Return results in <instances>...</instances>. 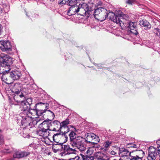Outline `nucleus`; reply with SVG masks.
I'll list each match as a JSON object with an SVG mask.
<instances>
[{
    "mask_svg": "<svg viewBox=\"0 0 160 160\" xmlns=\"http://www.w3.org/2000/svg\"><path fill=\"white\" fill-rule=\"evenodd\" d=\"M136 2V1L135 0H127L126 1V3H127L132 5L135 3Z\"/></svg>",
    "mask_w": 160,
    "mask_h": 160,
    "instance_id": "obj_36",
    "label": "nucleus"
},
{
    "mask_svg": "<svg viewBox=\"0 0 160 160\" xmlns=\"http://www.w3.org/2000/svg\"><path fill=\"white\" fill-rule=\"evenodd\" d=\"M2 135H0V142H2Z\"/></svg>",
    "mask_w": 160,
    "mask_h": 160,
    "instance_id": "obj_49",
    "label": "nucleus"
},
{
    "mask_svg": "<svg viewBox=\"0 0 160 160\" xmlns=\"http://www.w3.org/2000/svg\"><path fill=\"white\" fill-rule=\"evenodd\" d=\"M78 0H71L68 3V6H70L69 8V10L73 9V10H78L77 9L78 5L77 4L79 3Z\"/></svg>",
    "mask_w": 160,
    "mask_h": 160,
    "instance_id": "obj_16",
    "label": "nucleus"
},
{
    "mask_svg": "<svg viewBox=\"0 0 160 160\" xmlns=\"http://www.w3.org/2000/svg\"><path fill=\"white\" fill-rule=\"evenodd\" d=\"M47 109H45L44 110H40L37 109L36 111V115L35 118L39 119V117L42 116V118H44V116L45 115V113H46Z\"/></svg>",
    "mask_w": 160,
    "mask_h": 160,
    "instance_id": "obj_24",
    "label": "nucleus"
},
{
    "mask_svg": "<svg viewBox=\"0 0 160 160\" xmlns=\"http://www.w3.org/2000/svg\"><path fill=\"white\" fill-rule=\"evenodd\" d=\"M113 160H122V159H121V158L119 160H116V159H114Z\"/></svg>",
    "mask_w": 160,
    "mask_h": 160,
    "instance_id": "obj_55",
    "label": "nucleus"
},
{
    "mask_svg": "<svg viewBox=\"0 0 160 160\" xmlns=\"http://www.w3.org/2000/svg\"><path fill=\"white\" fill-rule=\"evenodd\" d=\"M31 13V12L30 11H29L28 12H26V15L27 16H30V14Z\"/></svg>",
    "mask_w": 160,
    "mask_h": 160,
    "instance_id": "obj_42",
    "label": "nucleus"
},
{
    "mask_svg": "<svg viewBox=\"0 0 160 160\" xmlns=\"http://www.w3.org/2000/svg\"><path fill=\"white\" fill-rule=\"evenodd\" d=\"M13 95L14 100L17 103V104H13L15 105H19V103L21 102V101L27 99L22 92H19V93L18 92L13 94Z\"/></svg>",
    "mask_w": 160,
    "mask_h": 160,
    "instance_id": "obj_12",
    "label": "nucleus"
},
{
    "mask_svg": "<svg viewBox=\"0 0 160 160\" xmlns=\"http://www.w3.org/2000/svg\"><path fill=\"white\" fill-rule=\"evenodd\" d=\"M157 151L158 155H159L160 156V149H158V150H157Z\"/></svg>",
    "mask_w": 160,
    "mask_h": 160,
    "instance_id": "obj_47",
    "label": "nucleus"
},
{
    "mask_svg": "<svg viewBox=\"0 0 160 160\" xmlns=\"http://www.w3.org/2000/svg\"><path fill=\"white\" fill-rule=\"evenodd\" d=\"M129 152L128 150L125 148H119L118 153L119 155H120L122 157H123L124 156H126L125 155L127 154Z\"/></svg>",
    "mask_w": 160,
    "mask_h": 160,
    "instance_id": "obj_27",
    "label": "nucleus"
},
{
    "mask_svg": "<svg viewBox=\"0 0 160 160\" xmlns=\"http://www.w3.org/2000/svg\"><path fill=\"white\" fill-rule=\"evenodd\" d=\"M77 9L78 10L80 9H82L84 10H90L91 8L89 7L88 5L86 3H83L82 4H79Z\"/></svg>",
    "mask_w": 160,
    "mask_h": 160,
    "instance_id": "obj_26",
    "label": "nucleus"
},
{
    "mask_svg": "<svg viewBox=\"0 0 160 160\" xmlns=\"http://www.w3.org/2000/svg\"><path fill=\"white\" fill-rule=\"evenodd\" d=\"M69 123V120L68 118H67L65 120L62 121L61 123L60 122V125L59 128V130H58V131H61L62 130L64 129L65 130H66L64 131V132L65 133H67L70 130L69 128L67 126V125Z\"/></svg>",
    "mask_w": 160,
    "mask_h": 160,
    "instance_id": "obj_14",
    "label": "nucleus"
},
{
    "mask_svg": "<svg viewBox=\"0 0 160 160\" xmlns=\"http://www.w3.org/2000/svg\"><path fill=\"white\" fill-rule=\"evenodd\" d=\"M44 103L42 102H39L37 104H35V106L33 108H31V107H30V108L28 110V113L29 114H30L31 115L36 116V111H37V105L39 104H44Z\"/></svg>",
    "mask_w": 160,
    "mask_h": 160,
    "instance_id": "obj_18",
    "label": "nucleus"
},
{
    "mask_svg": "<svg viewBox=\"0 0 160 160\" xmlns=\"http://www.w3.org/2000/svg\"><path fill=\"white\" fill-rule=\"evenodd\" d=\"M44 105H45V108H47V109H48V108L47 107H48V106H47V104H46L45 103H44ZM41 105H42V104H41Z\"/></svg>",
    "mask_w": 160,
    "mask_h": 160,
    "instance_id": "obj_52",
    "label": "nucleus"
},
{
    "mask_svg": "<svg viewBox=\"0 0 160 160\" xmlns=\"http://www.w3.org/2000/svg\"><path fill=\"white\" fill-rule=\"evenodd\" d=\"M129 155H133L137 158H140L141 159L144 156L145 153L142 150H133L129 153Z\"/></svg>",
    "mask_w": 160,
    "mask_h": 160,
    "instance_id": "obj_15",
    "label": "nucleus"
},
{
    "mask_svg": "<svg viewBox=\"0 0 160 160\" xmlns=\"http://www.w3.org/2000/svg\"><path fill=\"white\" fill-rule=\"evenodd\" d=\"M3 11H0V16L2 15V13Z\"/></svg>",
    "mask_w": 160,
    "mask_h": 160,
    "instance_id": "obj_53",
    "label": "nucleus"
},
{
    "mask_svg": "<svg viewBox=\"0 0 160 160\" xmlns=\"http://www.w3.org/2000/svg\"><path fill=\"white\" fill-rule=\"evenodd\" d=\"M157 143L160 147V139L157 141Z\"/></svg>",
    "mask_w": 160,
    "mask_h": 160,
    "instance_id": "obj_44",
    "label": "nucleus"
},
{
    "mask_svg": "<svg viewBox=\"0 0 160 160\" xmlns=\"http://www.w3.org/2000/svg\"><path fill=\"white\" fill-rule=\"evenodd\" d=\"M110 154L112 155H115L116 153L113 151H112L110 152Z\"/></svg>",
    "mask_w": 160,
    "mask_h": 160,
    "instance_id": "obj_43",
    "label": "nucleus"
},
{
    "mask_svg": "<svg viewBox=\"0 0 160 160\" xmlns=\"http://www.w3.org/2000/svg\"><path fill=\"white\" fill-rule=\"evenodd\" d=\"M2 25L0 24V35L1 34L2 30Z\"/></svg>",
    "mask_w": 160,
    "mask_h": 160,
    "instance_id": "obj_45",
    "label": "nucleus"
},
{
    "mask_svg": "<svg viewBox=\"0 0 160 160\" xmlns=\"http://www.w3.org/2000/svg\"><path fill=\"white\" fill-rule=\"evenodd\" d=\"M93 11H84V12L79 13L80 15L83 16H87L88 17H92L93 16L94 18L98 20L101 21H103L106 18V12L105 11H94L93 12H92Z\"/></svg>",
    "mask_w": 160,
    "mask_h": 160,
    "instance_id": "obj_4",
    "label": "nucleus"
},
{
    "mask_svg": "<svg viewBox=\"0 0 160 160\" xmlns=\"http://www.w3.org/2000/svg\"><path fill=\"white\" fill-rule=\"evenodd\" d=\"M102 9H104V5L102 2L99 1L95 5L94 10H101Z\"/></svg>",
    "mask_w": 160,
    "mask_h": 160,
    "instance_id": "obj_29",
    "label": "nucleus"
},
{
    "mask_svg": "<svg viewBox=\"0 0 160 160\" xmlns=\"http://www.w3.org/2000/svg\"><path fill=\"white\" fill-rule=\"evenodd\" d=\"M159 34H160V33H159Z\"/></svg>",
    "mask_w": 160,
    "mask_h": 160,
    "instance_id": "obj_58",
    "label": "nucleus"
},
{
    "mask_svg": "<svg viewBox=\"0 0 160 160\" xmlns=\"http://www.w3.org/2000/svg\"><path fill=\"white\" fill-rule=\"evenodd\" d=\"M89 150H87V152H87V154H88V153L89 152Z\"/></svg>",
    "mask_w": 160,
    "mask_h": 160,
    "instance_id": "obj_54",
    "label": "nucleus"
},
{
    "mask_svg": "<svg viewBox=\"0 0 160 160\" xmlns=\"http://www.w3.org/2000/svg\"><path fill=\"white\" fill-rule=\"evenodd\" d=\"M97 67H98V68H101V67H102V65L101 64H97Z\"/></svg>",
    "mask_w": 160,
    "mask_h": 160,
    "instance_id": "obj_48",
    "label": "nucleus"
},
{
    "mask_svg": "<svg viewBox=\"0 0 160 160\" xmlns=\"http://www.w3.org/2000/svg\"><path fill=\"white\" fill-rule=\"evenodd\" d=\"M127 26L130 30L131 28H133L134 27H136V24L135 22L129 21L128 22Z\"/></svg>",
    "mask_w": 160,
    "mask_h": 160,
    "instance_id": "obj_31",
    "label": "nucleus"
},
{
    "mask_svg": "<svg viewBox=\"0 0 160 160\" xmlns=\"http://www.w3.org/2000/svg\"><path fill=\"white\" fill-rule=\"evenodd\" d=\"M69 135L70 138V144L71 145L76 140L77 137H76V133L73 131L71 132Z\"/></svg>",
    "mask_w": 160,
    "mask_h": 160,
    "instance_id": "obj_25",
    "label": "nucleus"
},
{
    "mask_svg": "<svg viewBox=\"0 0 160 160\" xmlns=\"http://www.w3.org/2000/svg\"><path fill=\"white\" fill-rule=\"evenodd\" d=\"M59 132L54 134L53 136V139L55 142L59 145L62 148L61 154L62 156L71 154H75L76 152V150L70 148L68 145H63V143L66 142L68 140V137L64 132L59 131Z\"/></svg>",
    "mask_w": 160,
    "mask_h": 160,
    "instance_id": "obj_1",
    "label": "nucleus"
},
{
    "mask_svg": "<svg viewBox=\"0 0 160 160\" xmlns=\"http://www.w3.org/2000/svg\"><path fill=\"white\" fill-rule=\"evenodd\" d=\"M95 137L93 139V141H92V143L93 145L97 144L100 141V139L95 134Z\"/></svg>",
    "mask_w": 160,
    "mask_h": 160,
    "instance_id": "obj_33",
    "label": "nucleus"
},
{
    "mask_svg": "<svg viewBox=\"0 0 160 160\" xmlns=\"http://www.w3.org/2000/svg\"><path fill=\"white\" fill-rule=\"evenodd\" d=\"M85 140L87 143H92L93 139L95 137V134L92 133H88L85 135Z\"/></svg>",
    "mask_w": 160,
    "mask_h": 160,
    "instance_id": "obj_22",
    "label": "nucleus"
},
{
    "mask_svg": "<svg viewBox=\"0 0 160 160\" xmlns=\"http://www.w3.org/2000/svg\"><path fill=\"white\" fill-rule=\"evenodd\" d=\"M40 119L37 118L36 120H33L32 118V120L30 121V124H28V125L31 126V127H34L36 125L38 122L40 121Z\"/></svg>",
    "mask_w": 160,
    "mask_h": 160,
    "instance_id": "obj_30",
    "label": "nucleus"
},
{
    "mask_svg": "<svg viewBox=\"0 0 160 160\" xmlns=\"http://www.w3.org/2000/svg\"><path fill=\"white\" fill-rule=\"evenodd\" d=\"M126 147L127 148H137L138 147V146L137 145L132 143H128L126 145Z\"/></svg>",
    "mask_w": 160,
    "mask_h": 160,
    "instance_id": "obj_32",
    "label": "nucleus"
},
{
    "mask_svg": "<svg viewBox=\"0 0 160 160\" xmlns=\"http://www.w3.org/2000/svg\"><path fill=\"white\" fill-rule=\"evenodd\" d=\"M2 152L4 153H9L10 152L9 151V149H5L4 150L2 151Z\"/></svg>",
    "mask_w": 160,
    "mask_h": 160,
    "instance_id": "obj_41",
    "label": "nucleus"
},
{
    "mask_svg": "<svg viewBox=\"0 0 160 160\" xmlns=\"http://www.w3.org/2000/svg\"><path fill=\"white\" fill-rule=\"evenodd\" d=\"M148 152V160H155L158 155L157 150L153 147L151 146L149 148Z\"/></svg>",
    "mask_w": 160,
    "mask_h": 160,
    "instance_id": "obj_10",
    "label": "nucleus"
},
{
    "mask_svg": "<svg viewBox=\"0 0 160 160\" xmlns=\"http://www.w3.org/2000/svg\"><path fill=\"white\" fill-rule=\"evenodd\" d=\"M49 122L51 131L59 132L60 131H58V130H59V128L60 125V122L59 121L57 120H55L52 121V120L49 119Z\"/></svg>",
    "mask_w": 160,
    "mask_h": 160,
    "instance_id": "obj_13",
    "label": "nucleus"
},
{
    "mask_svg": "<svg viewBox=\"0 0 160 160\" xmlns=\"http://www.w3.org/2000/svg\"><path fill=\"white\" fill-rule=\"evenodd\" d=\"M22 86V84L20 83H15L11 90L13 94L21 92Z\"/></svg>",
    "mask_w": 160,
    "mask_h": 160,
    "instance_id": "obj_19",
    "label": "nucleus"
},
{
    "mask_svg": "<svg viewBox=\"0 0 160 160\" xmlns=\"http://www.w3.org/2000/svg\"><path fill=\"white\" fill-rule=\"evenodd\" d=\"M87 142L85 138L81 137H77L76 140L71 145L77 148L81 152L84 151L86 149Z\"/></svg>",
    "mask_w": 160,
    "mask_h": 160,
    "instance_id": "obj_5",
    "label": "nucleus"
},
{
    "mask_svg": "<svg viewBox=\"0 0 160 160\" xmlns=\"http://www.w3.org/2000/svg\"><path fill=\"white\" fill-rule=\"evenodd\" d=\"M131 156V160H142L140 159V158L136 157L135 156L132 155H129Z\"/></svg>",
    "mask_w": 160,
    "mask_h": 160,
    "instance_id": "obj_38",
    "label": "nucleus"
},
{
    "mask_svg": "<svg viewBox=\"0 0 160 160\" xmlns=\"http://www.w3.org/2000/svg\"><path fill=\"white\" fill-rule=\"evenodd\" d=\"M58 160H61V159H59Z\"/></svg>",
    "mask_w": 160,
    "mask_h": 160,
    "instance_id": "obj_59",
    "label": "nucleus"
},
{
    "mask_svg": "<svg viewBox=\"0 0 160 160\" xmlns=\"http://www.w3.org/2000/svg\"><path fill=\"white\" fill-rule=\"evenodd\" d=\"M13 62L8 55L4 53L0 55V74L10 70Z\"/></svg>",
    "mask_w": 160,
    "mask_h": 160,
    "instance_id": "obj_3",
    "label": "nucleus"
},
{
    "mask_svg": "<svg viewBox=\"0 0 160 160\" xmlns=\"http://www.w3.org/2000/svg\"><path fill=\"white\" fill-rule=\"evenodd\" d=\"M16 118L18 121V123L21 122L22 126H26L28 124H30V121L32 120V117L28 114V112H21Z\"/></svg>",
    "mask_w": 160,
    "mask_h": 160,
    "instance_id": "obj_7",
    "label": "nucleus"
},
{
    "mask_svg": "<svg viewBox=\"0 0 160 160\" xmlns=\"http://www.w3.org/2000/svg\"><path fill=\"white\" fill-rule=\"evenodd\" d=\"M155 30H156L157 31L159 32V29L158 28H155Z\"/></svg>",
    "mask_w": 160,
    "mask_h": 160,
    "instance_id": "obj_51",
    "label": "nucleus"
},
{
    "mask_svg": "<svg viewBox=\"0 0 160 160\" xmlns=\"http://www.w3.org/2000/svg\"><path fill=\"white\" fill-rule=\"evenodd\" d=\"M117 12H113L110 11H106V18L111 20L114 22L118 24L121 27L122 26L125 22V20L128 19V16L123 14L121 11H116Z\"/></svg>",
    "mask_w": 160,
    "mask_h": 160,
    "instance_id": "obj_2",
    "label": "nucleus"
},
{
    "mask_svg": "<svg viewBox=\"0 0 160 160\" xmlns=\"http://www.w3.org/2000/svg\"><path fill=\"white\" fill-rule=\"evenodd\" d=\"M139 23L141 26L144 27V29L145 30L150 29L151 28V25L146 20H140L139 21Z\"/></svg>",
    "mask_w": 160,
    "mask_h": 160,
    "instance_id": "obj_17",
    "label": "nucleus"
},
{
    "mask_svg": "<svg viewBox=\"0 0 160 160\" xmlns=\"http://www.w3.org/2000/svg\"><path fill=\"white\" fill-rule=\"evenodd\" d=\"M50 112L52 114V115H53L54 116V114L51 110H47V111H46V113L47 112Z\"/></svg>",
    "mask_w": 160,
    "mask_h": 160,
    "instance_id": "obj_46",
    "label": "nucleus"
},
{
    "mask_svg": "<svg viewBox=\"0 0 160 160\" xmlns=\"http://www.w3.org/2000/svg\"><path fill=\"white\" fill-rule=\"evenodd\" d=\"M76 158H70L68 160H75V159H76Z\"/></svg>",
    "mask_w": 160,
    "mask_h": 160,
    "instance_id": "obj_50",
    "label": "nucleus"
},
{
    "mask_svg": "<svg viewBox=\"0 0 160 160\" xmlns=\"http://www.w3.org/2000/svg\"><path fill=\"white\" fill-rule=\"evenodd\" d=\"M69 0H59V2L60 5L64 4L66 2H68Z\"/></svg>",
    "mask_w": 160,
    "mask_h": 160,
    "instance_id": "obj_39",
    "label": "nucleus"
},
{
    "mask_svg": "<svg viewBox=\"0 0 160 160\" xmlns=\"http://www.w3.org/2000/svg\"><path fill=\"white\" fill-rule=\"evenodd\" d=\"M156 35H158V33H156Z\"/></svg>",
    "mask_w": 160,
    "mask_h": 160,
    "instance_id": "obj_56",
    "label": "nucleus"
},
{
    "mask_svg": "<svg viewBox=\"0 0 160 160\" xmlns=\"http://www.w3.org/2000/svg\"><path fill=\"white\" fill-rule=\"evenodd\" d=\"M131 160V156H129V157L127 156H125L124 157V160L122 159V160Z\"/></svg>",
    "mask_w": 160,
    "mask_h": 160,
    "instance_id": "obj_40",
    "label": "nucleus"
},
{
    "mask_svg": "<svg viewBox=\"0 0 160 160\" xmlns=\"http://www.w3.org/2000/svg\"><path fill=\"white\" fill-rule=\"evenodd\" d=\"M21 72L18 71H13L12 72L7 71L2 74L1 77L2 80L6 82L7 81V77H10L13 80H18L22 76Z\"/></svg>",
    "mask_w": 160,
    "mask_h": 160,
    "instance_id": "obj_6",
    "label": "nucleus"
},
{
    "mask_svg": "<svg viewBox=\"0 0 160 160\" xmlns=\"http://www.w3.org/2000/svg\"><path fill=\"white\" fill-rule=\"evenodd\" d=\"M49 120V119L45 120L40 124V126L42 125L41 127L43 128V130L47 131H49L48 130L51 131Z\"/></svg>",
    "mask_w": 160,
    "mask_h": 160,
    "instance_id": "obj_20",
    "label": "nucleus"
},
{
    "mask_svg": "<svg viewBox=\"0 0 160 160\" xmlns=\"http://www.w3.org/2000/svg\"><path fill=\"white\" fill-rule=\"evenodd\" d=\"M32 99L31 98L25 99V100L21 101L19 105V108L21 112H28V110L30 108L32 104Z\"/></svg>",
    "mask_w": 160,
    "mask_h": 160,
    "instance_id": "obj_9",
    "label": "nucleus"
},
{
    "mask_svg": "<svg viewBox=\"0 0 160 160\" xmlns=\"http://www.w3.org/2000/svg\"><path fill=\"white\" fill-rule=\"evenodd\" d=\"M80 11H65L64 14H62V16H66V14L68 16H71L75 15L79 12Z\"/></svg>",
    "mask_w": 160,
    "mask_h": 160,
    "instance_id": "obj_28",
    "label": "nucleus"
},
{
    "mask_svg": "<svg viewBox=\"0 0 160 160\" xmlns=\"http://www.w3.org/2000/svg\"><path fill=\"white\" fill-rule=\"evenodd\" d=\"M81 155L83 160H107L108 159L106 155L101 152L97 153L95 157L90 154L86 155L81 154Z\"/></svg>",
    "mask_w": 160,
    "mask_h": 160,
    "instance_id": "obj_8",
    "label": "nucleus"
},
{
    "mask_svg": "<svg viewBox=\"0 0 160 160\" xmlns=\"http://www.w3.org/2000/svg\"><path fill=\"white\" fill-rule=\"evenodd\" d=\"M112 143V141L107 140L105 141L103 144V147L101 148V150H102L104 152H105L108 150L111 145Z\"/></svg>",
    "mask_w": 160,
    "mask_h": 160,
    "instance_id": "obj_23",
    "label": "nucleus"
},
{
    "mask_svg": "<svg viewBox=\"0 0 160 160\" xmlns=\"http://www.w3.org/2000/svg\"><path fill=\"white\" fill-rule=\"evenodd\" d=\"M29 80L31 81L32 79L31 77L29 76L23 78V81H24L25 83L28 82Z\"/></svg>",
    "mask_w": 160,
    "mask_h": 160,
    "instance_id": "obj_37",
    "label": "nucleus"
},
{
    "mask_svg": "<svg viewBox=\"0 0 160 160\" xmlns=\"http://www.w3.org/2000/svg\"><path fill=\"white\" fill-rule=\"evenodd\" d=\"M57 145H58L57 144H53L52 146V149L54 152H56L59 151V149L57 148Z\"/></svg>",
    "mask_w": 160,
    "mask_h": 160,
    "instance_id": "obj_34",
    "label": "nucleus"
},
{
    "mask_svg": "<svg viewBox=\"0 0 160 160\" xmlns=\"http://www.w3.org/2000/svg\"><path fill=\"white\" fill-rule=\"evenodd\" d=\"M11 43L9 41H0V48L2 51H11Z\"/></svg>",
    "mask_w": 160,
    "mask_h": 160,
    "instance_id": "obj_11",
    "label": "nucleus"
},
{
    "mask_svg": "<svg viewBox=\"0 0 160 160\" xmlns=\"http://www.w3.org/2000/svg\"><path fill=\"white\" fill-rule=\"evenodd\" d=\"M130 32L134 34L135 35H137L138 32L136 29V27L133 28H131L129 30Z\"/></svg>",
    "mask_w": 160,
    "mask_h": 160,
    "instance_id": "obj_35",
    "label": "nucleus"
},
{
    "mask_svg": "<svg viewBox=\"0 0 160 160\" xmlns=\"http://www.w3.org/2000/svg\"><path fill=\"white\" fill-rule=\"evenodd\" d=\"M1 130H0V132H1Z\"/></svg>",
    "mask_w": 160,
    "mask_h": 160,
    "instance_id": "obj_57",
    "label": "nucleus"
},
{
    "mask_svg": "<svg viewBox=\"0 0 160 160\" xmlns=\"http://www.w3.org/2000/svg\"><path fill=\"white\" fill-rule=\"evenodd\" d=\"M40 128L37 130V134L40 136H42L44 137H47L49 136V131H47L46 130H43V128L40 127Z\"/></svg>",
    "mask_w": 160,
    "mask_h": 160,
    "instance_id": "obj_21",
    "label": "nucleus"
}]
</instances>
